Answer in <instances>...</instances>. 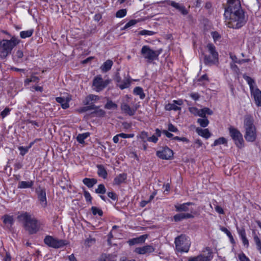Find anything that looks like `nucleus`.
<instances>
[{
	"instance_id": "nucleus-45",
	"label": "nucleus",
	"mask_w": 261,
	"mask_h": 261,
	"mask_svg": "<svg viewBox=\"0 0 261 261\" xmlns=\"http://www.w3.org/2000/svg\"><path fill=\"white\" fill-rule=\"evenodd\" d=\"M127 10L126 9H122L118 10L116 13L117 18H123L126 15Z\"/></svg>"
},
{
	"instance_id": "nucleus-1",
	"label": "nucleus",
	"mask_w": 261,
	"mask_h": 261,
	"mask_svg": "<svg viewBox=\"0 0 261 261\" xmlns=\"http://www.w3.org/2000/svg\"><path fill=\"white\" fill-rule=\"evenodd\" d=\"M224 16L226 25L234 29L241 28L247 21V17L242 8L239 0L228 1V6L225 9Z\"/></svg>"
},
{
	"instance_id": "nucleus-58",
	"label": "nucleus",
	"mask_w": 261,
	"mask_h": 261,
	"mask_svg": "<svg viewBox=\"0 0 261 261\" xmlns=\"http://www.w3.org/2000/svg\"><path fill=\"white\" fill-rule=\"evenodd\" d=\"M84 197H85V198L86 201L91 202L92 197L89 192L85 191L84 193Z\"/></svg>"
},
{
	"instance_id": "nucleus-26",
	"label": "nucleus",
	"mask_w": 261,
	"mask_h": 261,
	"mask_svg": "<svg viewBox=\"0 0 261 261\" xmlns=\"http://www.w3.org/2000/svg\"><path fill=\"white\" fill-rule=\"evenodd\" d=\"M127 178V175L125 173L119 174L114 179V184L119 185L124 182Z\"/></svg>"
},
{
	"instance_id": "nucleus-16",
	"label": "nucleus",
	"mask_w": 261,
	"mask_h": 261,
	"mask_svg": "<svg viewBox=\"0 0 261 261\" xmlns=\"http://www.w3.org/2000/svg\"><path fill=\"white\" fill-rule=\"evenodd\" d=\"M183 104L182 99L174 100L172 103H168L165 106V109L167 111H180L181 108L179 107Z\"/></svg>"
},
{
	"instance_id": "nucleus-24",
	"label": "nucleus",
	"mask_w": 261,
	"mask_h": 261,
	"mask_svg": "<svg viewBox=\"0 0 261 261\" xmlns=\"http://www.w3.org/2000/svg\"><path fill=\"white\" fill-rule=\"evenodd\" d=\"M96 167L98 175L103 179H106L108 176V173L105 167L102 165H97Z\"/></svg>"
},
{
	"instance_id": "nucleus-7",
	"label": "nucleus",
	"mask_w": 261,
	"mask_h": 261,
	"mask_svg": "<svg viewBox=\"0 0 261 261\" xmlns=\"http://www.w3.org/2000/svg\"><path fill=\"white\" fill-rule=\"evenodd\" d=\"M162 50H153L148 45H144L141 50V54L148 63H151L154 60H158Z\"/></svg>"
},
{
	"instance_id": "nucleus-35",
	"label": "nucleus",
	"mask_w": 261,
	"mask_h": 261,
	"mask_svg": "<svg viewBox=\"0 0 261 261\" xmlns=\"http://www.w3.org/2000/svg\"><path fill=\"white\" fill-rule=\"evenodd\" d=\"M34 29H31L27 31H23L20 32V37L22 39L30 37L34 33Z\"/></svg>"
},
{
	"instance_id": "nucleus-50",
	"label": "nucleus",
	"mask_w": 261,
	"mask_h": 261,
	"mask_svg": "<svg viewBox=\"0 0 261 261\" xmlns=\"http://www.w3.org/2000/svg\"><path fill=\"white\" fill-rule=\"evenodd\" d=\"M18 149L20 151V154L21 155L23 156L25 154H26L28 152L29 147L20 146L18 147Z\"/></svg>"
},
{
	"instance_id": "nucleus-6",
	"label": "nucleus",
	"mask_w": 261,
	"mask_h": 261,
	"mask_svg": "<svg viewBox=\"0 0 261 261\" xmlns=\"http://www.w3.org/2000/svg\"><path fill=\"white\" fill-rule=\"evenodd\" d=\"M243 78L249 86L251 96L253 98L256 105L261 107V91L256 87L254 80L246 75H243Z\"/></svg>"
},
{
	"instance_id": "nucleus-52",
	"label": "nucleus",
	"mask_w": 261,
	"mask_h": 261,
	"mask_svg": "<svg viewBox=\"0 0 261 261\" xmlns=\"http://www.w3.org/2000/svg\"><path fill=\"white\" fill-rule=\"evenodd\" d=\"M118 136H120V137L123 139L126 138H132L135 136V135L134 134H125V133H120L118 134Z\"/></svg>"
},
{
	"instance_id": "nucleus-60",
	"label": "nucleus",
	"mask_w": 261,
	"mask_h": 261,
	"mask_svg": "<svg viewBox=\"0 0 261 261\" xmlns=\"http://www.w3.org/2000/svg\"><path fill=\"white\" fill-rule=\"evenodd\" d=\"M230 68L237 73L240 72V69L234 63L230 64Z\"/></svg>"
},
{
	"instance_id": "nucleus-3",
	"label": "nucleus",
	"mask_w": 261,
	"mask_h": 261,
	"mask_svg": "<svg viewBox=\"0 0 261 261\" xmlns=\"http://www.w3.org/2000/svg\"><path fill=\"white\" fill-rule=\"evenodd\" d=\"M254 122V120L252 116L247 115L244 116L243 121L244 138L247 142H254L257 138V130Z\"/></svg>"
},
{
	"instance_id": "nucleus-34",
	"label": "nucleus",
	"mask_w": 261,
	"mask_h": 261,
	"mask_svg": "<svg viewBox=\"0 0 261 261\" xmlns=\"http://www.w3.org/2000/svg\"><path fill=\"white\" fill-rule=\"evenodd\" d=\"M89 132L80 134L76 137L77 141L81 144H83L85 142V140L86 139L90 136Z\"/></svg>"
},
{
	"instance_id": "nucleus-14",
	"label": "nucleus",
	"mask_w": 261,
	"mask_h": 261,
	"mask_svg": "<svg viewBox=\"0 0 261 261\" xmlns=\"http://www.w3.org/2000/svg\"><path fill=\"white\" fill-rule=\"evenodd\" d=\"M156 155L163 160H170L173 155V152L172 150L168 147H163L161 150L156 152Z\"/></svg>"
},
{
	"instance_id": "nucleus-55",
	"label": "nucleus",
	"mask_w": 261,
	"mask_h": 261,
	"mask_svg": "<svg viewBox=\"0 0 261 261\" xmlns=\"http://www.w3.org/2000/svg\"><path fill=\"white\" fill-rule=\"evenodd\" d=\"M238 257L240 261H250V259L247 257L244 253H242L238 255Z\"/></svg>"
},
{
	"instance_id": "nucleus-54",
	"label": "nucleus",
	"mask_w": 261,
	"mask_h": 261,
	"mask_svg": "<svg viewBox=\"0 0 261 261\" xmlns=\"http://www.w3.org/2000/svg\"><path fill=\"white\" fill-rule=\"evenodd\" d=\"M10 109L8 108H5L1 113V115L3 118L10 114Z\"/></svg>"
},
{
	"instance_id": "nucleus-10",
	"label": "nucleus",
	"mask_w": 261,
	"mask_h": 261,
	"mask_svg": "<svg viewBox=\"0 0 261 261\" xmlns=\"http://www.w3.org/2000/svg\"><path fill=\"white\" fill-rule=\"evenodd\" d=\"M228 130L235 145L239 148H243L244 146V141L240 131L231 126L228 128Z\"/></svg>"
},
{
	"instance_id": "nucleus-9",
	"label": "nucleus",
	"mask_w": 261,
	"mask_h": 261,
	"mask_svg": "<svg viewBox=\"0 0 261 261\" xmlns=\"http://www.w3.org/2000/svg\"><path fill=\"white\" fill-rule=\"evenodd\" d=\"M110 82V80H104L101 75H97L93 80L92 88L94 91L99 92L105 89Z\"/></svg>"
},
{
	"instance_id": "nucleus-5",
	"label": "nucleus",
	"mask_w": 261,
	"mask_h": 261,
	"mask_svg": "<svg viewBox=\"0 0 261 261\" xmlns=\"http://www.w3.org/2000/svg\"><path fill=\"white\" fill-rule=\"evenodd\" d=\"M175 251L176 253H187L191 246L189 238L185 234H181L175 238Z\"/></svg>"
},
{
	"instance_id": "nucleus-19",
	"label": "nucleus",
	"mask_w": 261,
	"mask_h": 261,
	"mask_svg": "<svg viewBox=\"0 0 261 261\" xmlns=\"http://www.w3.org/2000/svg\"><path fill=\"white\" fill-rule=\"evenodd\" d=\"M168 4L178 10L182 14L186 15L188 14V11L186 10L185 7L180 5V4L176 3L174 1H169L168 2Z\"/></svg>"
},
{
	"instance_id": "nucleus-11",
	"label": "nucleus",
	"mask_w": 261,
	"mask_h": 261,
	"mask_svg": "<svg viewBox=\"0 0 261 261\" xmlns=\"http://www.w3.org/2000/svg\"><path fill=\"white\" fill-rule=\"evenodd\" d=\"M126 100H123L121 105L120 109L123 113L129 116L134 115L139 108V106L137 104L130 107L129 105L128 99L129 96L126 95L125 96Z\"/></svg>"
},
{
	"instance_id": "nucleus-8",
	"label": "nucleus",
	"mask_w": 261,
	"mask_h": 261,
	"mask_svg": "<svg viewBox=\"0 0 261 261\" xmlns=\"http://www.w3.org/2000/svg\"><path fill=\"white\" fill-rule=\"evenodd\" d=\"M206 47L210 55L205 56L204 63L208 65L218 64L219 63V55L215 46L212 43H208Z\"/></svg>"
},
{
	"instance_id": "nucleus-49",
	"label": "nucleus",
	"mask_w": 261,
	"mask_h": 261,
	"mask_svg": "<svg viewBox=\"0 0 261 261\" xmlns=\"http://www.w3.org/2000/svg\"><path fill=\"white\" fill-rule=\"evenodd\" d=\"M199 110V109L195 107H191L189 108V112L196 116H198Z\"/></svg>"
},
{
	"instance_id": "nucleus-37",
	"label": "nucleus",
	"mask_w": 261,
	"mask_h": 261,
	"mask_svg": "<svg viewBox=\"0 0 261 261\" xmlns=\"http://www.w3.org/2000/svg\"><path fill=\"white\" fill-rule=\"evenodd\" d=\"M227 140L224 137H220L218 139L215 140L212 146H216L219 145L224 144L227 146Z\"/></svg>"
},
{
	"instance_id": "nucleus-22",
	"label": "nucleus",
	"mask_w": 261,
	"mask_h": 261,
	"mask_svg": "<svg viewBox=\"0 0 261 261\" xmlns=\"http://www.w3.org/2000/svg\"><path fill=\"white\" fill-rule=\"evenodd\" d=\"M57 102L61 104L62 108L64 109H66L69 108V102L70 100V98H65L64 97H58L56 98Z\"/></svg>"
},
{
	"instance_id": "nucleus-56",
	"label": "nucleus",
	"mask_w": 261,
	"mask_h": 261,
	"mask_svg": "<svg viewBox=\"0 0 261 261\" xmlns=\"http://www.w3.org/2000/svg\"><path fill=\"white\" fill-rule=\"evenodd\" d=\"M173 139L185 143H189L190 141L186 137H179L178 136L174 137Z\"/></svg>"
},
{
	"instance_id": "nucleus-17",
	"label": "nucleus",
	"mask_w": 261,
	"mask_h": 261,
	"mask_svg": "<svg viewBox=\"0 0 261 261\" xmlns=\"http://www.w3.org/2000/svg\"><path fill=\"white\" fill-rule=\"evenodd\" d=\"M36 192L37 194L38 198L40 201L41 204L43 207H45L47 205L45 190L44 189L39 188L36 190Z\"/></svg>"
},
{
	"instance_id": "nucleus-18",
	"label": "nucleus",
	"mask_w": 261,
	"mask_h": 261,
	"mask_svg": "<svg viewBox=\"0 0 261 261\" xmlns=\"http://www.w3.org/2000/svg\"><path fill=\"white\" fill-rule=\"evenodd\" d=\"M13 61L16 63H21L23 61H27L29 60L28 57L24 56L23 53L21 50H18L16 54L13 56Z\"/></svg>"
},
{
	"instance_id": "nucleus-51",
	"label": "nucleus",
	"mask_w": 261,
	"mask_h": 261,
	"mask_svg": "<svg viewBox=\"0 0 261 261\" xmlns=\"http://www.w3.org/2000/svg\"><path fill=\"white\" fill-rule=\"evenodd\" d=\"M237 231L241 239L246 237V231L244 228L239 229L237 228Z\"/></svg>"
},
{
	"instance_id": "nucleus-21",
	"label": "nucleus",
	"mask_w": 261,
	"mask_h": 261,
	"mask_svg": "<svg viewBox=\"0 0 261 261\" xmlns=\"http://www.w3.org/2000/svg\"><path fill=\"white\" fill-rule=\"evenodd\" d=\"M147 238L146 235H142L136 238H134L128 241V243L130 246L137 244H142L145 242Z\"/></svg>"
},
{
	"instance_id": "nucleus-47",
	"label": "nucleus",
	"mask_w": 261,
	"mask_h": 261,
	"mask_svg": "<svg viewBox=\"0 0 261 261\" xmlns=\"http://www.w3.org/2000/svg\"><path fill=\"white\" fill-rule=\"evenodd\" d=\"M155 34V32L152 31L143 30L139 32V35L142 36H152Z\"/></svg>"
},
{
	"instance_id": "nucleus-44",
	"label": "nucleus",
	"mask_w": 261,
	"mask_h": 261,
	"mask_svg": "<svg viewBox=\"0 0 261 261\" xmlns=\"http://www.w3.org/2000/svg\"><path fill=\"white\" fill-rule=\"evenodd\" d=\"M94 116L102 117L105 115V112L98 108L91 113Z\"/></svg>"
},
{
	"instance_id": "nucleus-29",
	"label": "nucleus",
	"mask_w": 261,
	"mask_h": 261,
	"mask_svg": "<svg viewBox=\"0 0 261 261\" xmlns=\"http://www.w3.org/2000/svg\"><path fill=\"white\" fill-rule=\"evenodd\" d=\"M99 261H116V255L115 254H102Z\"/></svg>"
},
{
	"instance_id": "nucleus-30",
	"label": "nucleus",
	"mask_w": 261,
	"mask_h": 261,
	"mask_svg": "<svg viewBox=\"0 0 261 261\" xmlns=\"http://www.w3.org/2000/svg\"><path fill=\"white\" fill-rule=\"evenodd\" d=\"M99 99V97L97 95L94 94H89L87 96L84 100V103L85 105H88L91 101H96Z\"/></svg>"
},
{
	"instance_id": "nucleus-42",
	"label": "nucleus",
	"mask_w": 261,
	"mask_h": 261,
	"mask_svg": "<svg viewBox=\"0 0 261 261\" xmlns=\"http://www.w3.org/2000/svg\"><path fill=\"white\" fill-rule=\"evenodd\" d=\"M39 81L38 77L36 76H31L30 78L27 79L24 81V85H28L31 82L38 83Z\"/></svg>"
},
{
	"instance_id": "nucleus-46",
	"label": "nucleus",
	"mask_w": 261,
	"mask_h": 261,
	"mask_svg": "<svg viewBox=\"0 0 261 261\" xmlns=\"http://www.w3.org/2000/svg\"><path fill=\"white\" fill-rule=\"evenodd\" d=\"M95 192L96 193L105 194L106 192L105 186L103 184L99 185L98 188L95 190Z\"/></svg>"
},
{
	"instance_id": "nucleus-64",
	"label": "nucleus",
	"mask_w": 261,
	"mask_h": 261,
	"mask_svg": "<svg viewBox=\"0 0 261 261\" xmlns=\"http://www.w3.org/2000/svg\"><path fill=\"white\" fill-rule=\"evenodd\" d=\"M215 208L216 211L219 214H224L223 209L220 206L216 205Z\"/></svg>"
},
{
	"instance_id": "nucleus-15",
	"label": "nucleus",
	"mask_w": 261,
	"mask_h": 261,
	"mask_svg": "<svg viewBox=\"0 0 261 261\" xmlns=\"http://www.w3.org/2000/svg\"><path fill=\"white\" fill-rule=\"evenodd\" d=\"M155 250V248L150 245L143 246L142 247L136 248L134 250V252L140 255H144L146 254H150Z\"/></svg>"
},
{
	"instance_id": "nucleus-25",
	"label": "nucleus",
	"mask_w": 261,
	"mask_h": 261,
	"mask_svg": "<svg viewBox=\"0 0 261 261\" xmlns=\"http://www.w3.org/2000/svg\"><path fill=\"white\" fill-rule=\"evenodd\" d=\"M34 183V181L32 180L21 181L19 182L18 188L20 189L31 188L33 186Z\"/></svg>"
},
{
	"instance_id": "nucleus-12",
	"label": "nucleus",
	"mask_w": 261,
	"mask_h": 261,
	"mask_svg": "<svg viewBox=\"0 0 261 261\" xmlns=\"http://www.w3.org/2000/svg\"><path fill=\"white\" fill-rule=\"evenodd\" d=\"M44 243L48 247L53 248H61L67 244L66 241L58 239L51 236H46L44 239Z\"/></svg>"
},
{
	"instance_id": "nucleus-31",
	"label": "nucleus",
	"mask_w": 261,
	"mask_h": 261,
	"mask_svg": "<svg viewBox=\"0 0 261 261\" xmlns=\"http://www.w3.org/2000/svg\"><path fill=\"white\" fill-rule=\"evenodd\" d=\"M97 179L95 178H85L83 180V182L84 184L89 188L93 187V186L97 183Z\"/></svg>"
},
{
	"instance_id": "nucleus-43",
	"label": "nucleus",
	"mask_w": 261,
	"mask_h": 261,
	"mask_svg": "<svg viewBox=\"0 0 261 261\" xmlns=\"http://www.w3.org/2000/svg\"><path fill=\"white\" fill-rule=\"evenodd\" d=\"M91 211L93 215H98L99 216H102L103 215L102 211L96 206H92L91 207Z\"/></svg>"
},
{
	"instance_id": "nucleus-61",
	"label": "nucleus",
	"mask_w": 261,
	"mask_h": 261,
	"mask_svg": "<svg viewBox=\"0 0 261 261\" xmlns=\"http://www.w3.org/2000/svg\"><path fill=\"white\" fill-rule=\"evenodd\" d=\"M220 230L222 232H224L228 237H230L232 234L230 231L225 227H221L220 228Z\"/></svg>"
},
{
	"instance_id": "nucleus-62",
	"label": "nucleus",
	"mask_w": 261,
	"mask_h": 261,
	"mask_svg": "<svg viewBox=\"0 0 261 261\" xmlns=\"http://www.w3.org/2000/svg\"><path fill=\"white\" fill-rule=\"evenodd\" d=\"M147 141L149 142L156 143L157 141H158V138L156 136L153 135L151 137H148L147 138Z\"/></svg>"
},
{
	"instance_id": "nucleus-53",
	"label": "nucleus",
	"mask_w": 261,
	"mask_h": 261,
	"mask_svg": "<svg viewBox=\"0 0 261 261\" xmlns=\"http://www.w3.org/2000/svg\"><path fill=\"white\" fill-rule=\"evenodd\" d=\"M203 145V142L200 139H196L194 141L193 147L196 149L199 148L200 147L202 146Z\"/></svg>"
},
{
	"instance_id": "nucleus-2",
	"label": "nucleus",
	"mask_w": 261,
	"mask_h": 261,
	"mask_svg": "<svg viewBox=\"0 0 261 261\" xmlns=\"http://www.w3.org/2000/svg\"><path fill=\"white\" fill-rule=\"evenodd\" d=\"M18 220L22 222L29 233L34 234L40 230L41 223L30 213L22 212L17 216Z\"/></svg>"
},
{
	"instance_id": "nucleus-38",
	"label": "nucleus",
	"mask_w": 261,
	"mask_h": 261,
	"mask_svg": "<svg viewBox=\"0 0 261 261\" xmlns=\"http://www.w3.org/2000/svg\"><path fill=\"white\" fill-rule=\"evenodd\" d=\"M197 122L202 127H206L209 124V121L207 117L199 118Z\"/></svg>"
},
{
	"instance_id": "nucleus-40",
	"label": "nucleus",
	"mask_w": 261,
	"mask_h": 261,
	"mask_svg": "<svg viewBox=\"0 0 261 261\" xmlns=\"http://www.w3.org/2000/svg\"><path fill=\"white\" fill-rule=\"evenodd\" d=\"M253 240L256 244L257 250L261 254V240L256 235L254 234L253 236Z\"/></svg>"
},
{
	"instance_id": "nucleus-27",
	"label": "nucleus",
	"mask_w": 261,
	"mask_h": 261,
	"mask_svg": "<svg viewBox=\"0 0 261 261\" xmlns=\"http://www.w3.org/2000/svg\"><path fill=\"white\" fill-rule=\"evenodd\" d=\"M191 202H186L182 204H177L175 205L176 211L177 212H187L188 210V206L191 205Z\"/></svg>"
},
{
	"instance_id": "nucleus-57",
	"label": "nucleus",
	"mask_w": 261,
	"mask_h": 261,
	"mask_svg": "<svg viewBox=\"0 0 261 261\" xmlns=\"http://www.w3.org/2000/svg\"><path fill=\"white\" fill-rule=\"evenodd\" d=\"M168 129L171 132L176 133L178 132V129L172 123H169L168 126Z\"/></svg>"
},
{
	"instance_id": "nucleus-20",
	"label": "nucleus",
	"mask_w": 261,
	"mask_h": 261,
	"mask_svg": "<svg viewBox=\"0 0 261 261\" xmlns=\"http://www.w3.org/2000/svg\"><path fill=\"white\" fill-rule=\"evenodd\" d=\"M194 216L189 213H179L175 215L173 219L175 222L180 221L184 219L193 218Z\"/></svg>"
},
{
	"instance_id": "nucleus-36",
	"label": "nucleus",
	"mask_w": 261,
	"mask_h": 261,
	"mask_svg": "<svg viewBox=\"0 0 261 261\" xmlns=\"http://www.w3.org/2000/svg\"><path fill=\"white\" fill-rule=\"evenodd\" d=\"M134 93L139 96L141 99H143L145 97L143 89L140 87H136L134 89Z\"/></svg>"
},
{
	"instance_id": "nucleus-39",
	"label": "nucleus",
	"mask_w": 261,
	"mask_h": 261,
	"mask_svg": "<svg viewBox=\"0 0 261 261\" xmlns=\"http://www.w3.org/2000/svg\"><path fill=\"white\" fill-rule=\"evenodd\" d=\"M117 108V105L112 100H108L105 106V108L108 110L116 109Z\"/></svg>"
},
{
	"instance_id": "nucleus-28",
	"label": "nucleus",
	"mask_w": 261,
	"mask_h": 261,
	"mask_svg": "<svg viewBox=\"0 0 261 261\" xmlns=\"http://www.w3.org/2000/svg\"><path fill=\"white\" fill-rule=\"evenodd\" d=\"M113 64V63L112 60H108L101 66L100 69L103 72H107L111 69Z\"/></svg>"
},
{
	"instance_id": "nucleus-41",
	"label": "nucleus",
	"mask_w": 261,
	"mask_h": 261,
	"mask_svg": "<svg viewBox=\"0 0 261 261\" xmlns=\"http://www.w3.org/2000/svg\"><path fill=\"white\" fill-rule=\"evenodd\" d=\"M138 22H139L138 20L132 19L125 24V25L123 27V28H122V30H125L128 29L130 27H133L136 24H137Z\"/></svg>"
},
{
	"instance_id": "nucleus-59",
	"label": "nucleus",
	"mask_w": 261,
	"mask_h": 261,
	"mask_svg": "<svg viewBox=\"0 0 261 261\" xmlns=\"http://www.w3.org/2000/svg\"><path fill=\"white\" fill-rule=\"evenodd\" d=\"M230 58L231 59L232 61V63H238L240 59H238L236 55L232 53L229 54Z\"/></svg>"
},
{
	"instance_id": "nucleus-23",
	"label": "nucleus",
	"mask_w": 261,
	"mask_h": 261,
	"mask_svg": "<svg viewBox=\"0 0 261 261\" xmlns=\"http://www.w3.org/2000/svg\"><path fill=\"white\" fill-rule=\"evenodd\" d=\"M196 132L198 135L206 139H208L211 136L210 132L207 128L202 129L200 127H197L196 128Z\"/></svg>"
},
{
	"instance_id": "nucleus-4",
	"label": "nucleus",
	"mask_w": 261,
	"mask_h": 261,
	"mask_svg": "<svg viewBox=\"0 0 261 261\" xmlns=\"http://www.w3.org/2000/svg\"><path fill=\"white\" fill-rule=\"evenodd\" d=\"M20 42V39L15 36H12L10 40L3 39L0 41V57L6 58L11 54L13 48Z\"/></svg>"
},
{
	"instance_id": "nucleus-33",
	"label": "nucleus",
	"mask_w": 261,
	"mask_h": 261,
	"mask_svg": "<svg viewBox=\"0 0 261 261\" xmlns=\"http://www.w3.org/2000/svg\"><path fill=\"white\" fill-rule=\"evenodd\" d=\"M3 222L7 226H11L14 222L13 216L6 215L3 217Z\"/></svg>"
},
{
	"instance_id": "nucleus-32",
	"label": "nucleus",
	"mask_w": 261,
	"mask_h": 261,
	"mask_svg": "<svg viewBox=\"0 0 261 261\" xmlns=\"http://www.w3.org/2000/svg\"><path fill=\"white\" fill-rule=\"evenodd\" d=\"M130 84V80L129 78H125L122 81H121L119 84H117V86L121 89H124L129 87Z\"/></svg>"
},
{
	"instance_id": "nucleus-48",
	"label": "nucleus",
	"mask_w": 261,
	"mask_h": 261,
	"mask_svg": "<svg viewBox=\"0 0 261 261\" xmlns=\"http://www.w3.org/2000/svg\"><path fill=\"white\" fill-rule=\"evenodd\" d=\"M139 137L142 140L144 143H146L148 138V133L145 131H142L139 134Z\"/></svg>"
},
{
	"instance_id": "nucleus-63",
	"label": "nucleus",
	"mask_w": 261,
	"mask_h": 261,
	"mask_svg": "<svg viewBox=\"0 0 261 261\" xmlns=\"http://www.w3.org/2000/svg\"><path fill=\"white\" fill-rule=\"evenodd\" d=\"M190 96L194 100H198L200 97L199 94L197 93H191Z\"/></svg>"
},
{
	"instance_id": "nucleus-13",
	"label": "nucleus",
	"mask_w": 261,
	"mask_h": 261,
	"mask_svg": "<svg viewBox=\"0 0 261 261\" xmlns=\"http://www.w3.org/2000/svg\"><path fill=\"white\" fill-rule=\"evenodd\" d=\"M203 254L189 258L188 261H211L213 257V251L211 248L206 247L203 250Z\"/></svg>"
}]
</instances>
